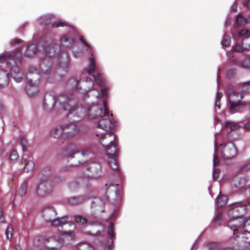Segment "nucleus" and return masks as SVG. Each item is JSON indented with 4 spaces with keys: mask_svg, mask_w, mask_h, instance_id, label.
I'll return each instance as SVG.
<instances>
[{
    "mask_svg": "<svg viewBox=\"0 0 250 250\" xmlns=\"http://www.w3.org/2000/svg\"><path fill=\"white\" fill-rule=\"evenodd\" d=\"M220 172L219 168H216L214 169L213 173V178L214 180L216 181L218 179Z\"/></svg>",
    "mask_w": 250,
    "mask_h": 250,
    "instance_id": "48",
    "label": "nucleus"
},
{
    "mask_svg": "<svg viewBox=\"0 0 250 250\" xmlns=\"http://www.w3.org/2000/svg\"><path fill=\"white\" fill-rule=\"evenodd\" d=\"M64 130V138L70 139L75 137L79 132L78 126L74 123H68L63 125Z\"/></svg>",
    "mask_w": 250,
    "mask_h": 250,
    "instance_id": "14",
    "label": "nucleus"
},
{
    "mask_svg": "<svg viewBox=\"0 0 250 250\" xmlns=\"http://www.w3.org/2000/svg\"><path fill=\"white\" fill-rule=\"evenodd\" d=\"M222 96H223V95H222V93L218 92L217 94L216 100H217L218 101H220Z\"/></svg>",
    "mask_w": 250,
    "mask_h": 250,
    "instance_id": "59",
    "label": "nucleus"
},
{
    "mask_svg": "<svg viewBox=\"0 0 250 250\" xmlns=\"http://www.w3.org/2000/svg\"><path fill=\"white\" fill-rule=\"evenodd\" d=\"M6 63L8 67L10 69V75L17 82H21L23 77V73L17 64L16 61L15 57L10 56L8 57H0V60Z\"/></svg>",
    "mask_w": 250,
    "mask_h": 250,
    "instance_id": "5",
    "label": "nucleus"
},
{
    "mask_svg": "<svg viewBox=\"0 0 250 250\" xmlns=\"http://www.w3.org/2000/svg\"><path fill=\"white\" fill-rule=\"evenodd\" d=\"M54 168L51 166H46L43 168L41 171V174L44 179L45 178H48L51 176L53 172Z\"/></svg>",
    "mask_w": 250,
    "mask_h": 250,
    "instance_id": "29",
    "label": "nucleus"
},
{
    "mask_svg": "<svg viewBox=\"0 0 250 250\" xmlns=\"http://www.w3.org/2000/svg\"><path fill=\"white\" fill-rule=\"evenodd\" d=\"M219 163V159L217 155H214L213 159V165L214 167L217 166Z\"/></svg>",
    "mask_w": 250,
    "mask_h": 250,
    "instance_id": "54",
    "label": "nucleus"
},
{
    "mask_svg": "<svg viewBox=\"0 0 250 250\" xmlns=\"http://www.w3.org/2000/svg\"><path fill=\"white\" fill-rule=\"evenodd\" d=\"M105 195L107 199L111 198L115 202H119L121 200L122 192L118 190L116 186L111 185L107 188Z\"/></svg>",
    "mask_w": 250,
    "mask_h": 250,
    "instance_id": "16",
    "label": "nucleus"
},
{
    "mask_svg": "<svg viewBox=\"0 0 250 250\" xmlns=\"http://www.w3.org/2000/svg\"><path fill=\"white\" fill-rule=\"evenodd\" d=\"M236 22L237 26L244 25L247 23V20L244 18L241 15H238L236 17Z\"/></svg>",
    "mask_w": 250,
    "mask_h": 250,
    "instance_id": "38",
    "label": "nucleus"
},
{
    "mask_svg": "<svg viewBox=\"0 0 250 250\" xmlns=\"http://www.w3.org/2000/svg\"><path fill=\"white\" fill-rule=\"evenodd\" d=\"M18 159L19 155L17 152L16 151H12L9 157L10 161L12 163H14L18 161Z\"/></svg>",
    "mask_w": 250,
    "mask_h": 250,
    "instance_id": "44",
    "label": "nucleus"
},
{
    "mask_svg": "<svg viewBox=\"0 0 250 250\" xmlns=\"http://www.w3.org/2000/svg\"><path fill=\"white\" fill-rule=\"evenodd\" d=\"M221 154L224 159H230L237 154V149L233 144L228 143L225 144H221Z\"/></svg>",
    "mask_w": 250,
    "mask_h": 250,
    "instance_id": "12",
    "label": "nucleus"
},
{
    "mask_svg": "<svg viewBox=\"0 0 250 250\" xmlns=\"http://www.w3.org/2000/svg\"><path fill=\"white\" fill-rule=\"evenodd\" d=\"M60 42L62 46L64 45L66 47L71 46L75 43L74 39L68 35H63Z\"/></svg>",
    "mask_w": 250,
    "mask_h": 250,
    "instance_id": "26",
    "label": "nucleus"
},
{
    "mask_svg": "<svg viewBox=\"0 0 250 250\" xmlns=\"http://www.w3.org/2000/svg\"><path fill=\"white\" fill-rule=\"evenodd\" d=\"M222 216V213L221 212H218L214 219V221H215L216 222V221H221Z\"/></svg>",
    "mask_w": 250,
    "mask_h": 250,
    "instance_id": "53",
    "label": "nucleus"
},
{
    "mask_svg": "<svg viewBox=\"0 0 250 250\" xmlns=\"http://www.w3.org/2000/svg\"><path fill=\"white\" fill-rule=\"evenodd\" d=\"M77 250H94V248L89 243L82 242L78 245Z\"/></svg>",
    "mask_w": 250,
    "mask_h": 250,
    "instance_id": "33",
    "label": "nucleus"
},
{
    "mask_svg": "<svg viewBox=\"0 0 250 250\" xmlns=\"http://www.w3.org/2000/svg\"><path fill=\"white\" fill-rule=\"evenodd\" d=\"M95 69L96 65L94 58L93 57H90L89 58V64L88 68L86 69V71L88 74H90L94 72Z\"/></svg>",
    "mask_w": 250,
    "mask_h": 250,
    "instance_id": "34",
    "label": "nucleus"
},
{
    "mask_svg": "<svg viewBox=\"0 0 250 250\" xmlns=\"http://www.w3.org/2000/svg\"><path fill=\"white\" fill-rule=\"evenodd\" d=\"M21 163L24 165V170L27 172L33 170L35 168L34 162L23 157L22 158Z\"/></svg>",
    "mask_w": 250,
    "mask_h": 250,
    "instance_id": "22",
    "label": "nucleus"
},
{
    "mask_svg": "<svg viewBox=\"0 0 250 250\" xmlns=\"http://www.w3.org/2000/svg\"><path fill=\"white\" fill-rule=\"evenodd\" d=\"M233 50L234 52H242L245 49L243 47V45H241L238 43H236L234 46L233 47Z\"/></svg>",
    "mask_w": 250,
    "mask_h": 250,
    "instance_id": "47",
    "label": "nucleus"
},
{
    "mask_svg": "<svg viewBox=\"0 0 250 250\" xmlns=\"http://www.w3.org/2000/svg\"><path fill=\"white\" fill-rule=\"evenodd\" d=\"M227 203V199L225 196L219 195L217 199L216 204L218 208H222Z\"/></svg>",
    "mask_w": 250,
    "mask_h": 250,
    "instance_id": "36",
    "label": "nucleus"
},
{
    "mask_svg": "<svg viewBox=\"0 0 250 250\" xmlns=\"http://www.w3.org/2000/svg\"><path fill=\"white\" fill-rule=\"evenodd\" d=\"M243 47L245 49H249L250 48V36L245 37L242 42Z\"/></svg>",
    "mask_w": 250,
    "mask_h": 250,
    "instance_id": "39",
    "label": "nucleus"
},
{
    "mask_svg": "<svg viewBox=\"0 0 250 250\" xmlns=\"http://www.w3.org/2000/svg\"><path fill=\"white\" fill-rule=\"evenodd\" d=\"M45 244L48 249L56 250L60 248L63 244H65L63 240L61 239L60 236L58 239L54 237L45 238L44 239Z\"/></svg>",
    "mask_w": 250,
    "mask_h": 250,
    "instance_id": "15",
    "label": "nucleus"
},
{
    "mask_svg": "<svg viewBox=\"0 0 250 250\" xmlns=\"http://www.w3.org/2000/svg\"><path fill=\"white\" fill-rule=\"evenodd\" d=\"M236 219L229 221L228 224V227L233 230V234L236 235L238 232V229L242 228L247 232L250 233V218Z\"/></svg>",
    "mask_w": 250,
    "mask_h": 250,
    "instance_id": "7",
    "label": "nucleus"
},
{
    "mask_svg": "<svg viewBox=\"0 0 250 250\" xmlns=\"http://www.w3.org/2000/svg\"><path fill=\"white\" fill-rule=\"evenodd\" d=\"M208 247L209 250H218L221 248L220 244L216 242L208 243Z\"/></svg>",
    "mask_w": 250,
    "mask_h": 250,
    "instance_id": "40",
    "label": "nucleus"
},
{
    "mask_svg": "<svg viewBox=\"0 0 250 250\" xmlns=\"http://www.w3.org/2000/svg\"><path fill=\"white\" fill-rule=\"evenodd\" d=\"M59 50V47L56 44H51L48 45L45 49V57H50L55 55Z\"/></svg>",
    "mask_w": 250,
    "mask_h": 250,
    "instance_id": "23",
    "label": "nucleus"
},
{
    "mask_svg": "<svg viewBox=\"0 0 250 250\" xmlns=\"http://www.w3.org/2000/svg\"><path fill=\"white\" fill-rule=\"evenodd\" d=\"M101 94L104 96L105 97L107 95V90L106 88H102L101 90Z\"/></svg>",
    "mask_w": 250,
    "mask_h": 250,
    "instance_id": "58",
    "label": "nucleus"
},
{
    "mask_svg": "<svg viewBox=\"0 0 250 250\" xmlns=\"http://www.w3.org/2000/svg\"><path fill=\"white\" fill-rule=\"evenodd\" d=\"M13 230V226L11 225H8L5 231V234L7 238L9 240H10L12 237Z\"/></svg>",
    "mask_w": 250,
    "mask_h": 250,
    "instance_id": "42",
    "label": "nucleus"
},
{
    "mask_svg": "<svg viewBox=\"0 0 250 250\" xmlns=\"http://www.w3.org/2000/svg\"><path fill=\"white\" fill-rule=\"evenodd\" d=\"M64 155L69 159H75L73 165L78 166L86 161L87 150L80 151L78 146L74 144H68L64 150Z\"/></svg>",
    "mask_w": 250,
    "mask_h": 250,
    "instance_id": "3",
    "label": "nucleus"
},
{
    "mask_svg": "<svg viewBox=\"0 0 250 250\" xmlns=\"http://www.w3.org/2000/svg\"><path fill=\"white\" fill-rule=\"evenodd\" d=\"M78 83H79V82L78 80H77L76 79H75L74 78H72V79H70L68 81L67 84L68 85L74 84V86H73L72 88L76 89L78 88Z\"/></svg>",
    "mask_w": 250,
    "mask_h": 250,
    "instance_id": "46",
    "label": "nucleus"
},
{
    "mask_svg": "<svg viewBox=\"0 0 250 250\" xmlns=\"http://www.w3.org/2000/svg\"><path fill=\"white\" fill-rule=\"evenodd\" d=\"M229 102L230 104L229 112L233 114L240 109L243 108L245 104L241 102L242 95L237 92L233 87H229L228 91Z\"/></svg>",
    "mask_w": 250,
    "mask_h": 250,
    "instance_id": "6",
    "label": "nucleus"
},
{
    "mask_svg": "<svg viewBox=\"0 0 250 250\" xmlns=\"http://www.w3.org/2000/svg\"><path fill=\"white\" fill-rule=\"evenodd\" d=\"M103 104L104 110V117H106V118H104L103 116H102L101 117L102 119L99 121L97 127L106 131H108L114 128V123L111 121V119L108 118L110 115V112L107 107V104L105 100L103 101Z\"/></svg>",
    "mask_w": 250,
    "mask_h": 250,
    "instance_id": "8",
    "label": "nucleus"
},
{
    "mask_svg": "<svg viewBox=\"0 0 250 250\" xmlns=\"http://www.w3.org/2000/svg\"><path fill=\"white\" fill-rule=\"evenodd\" d=\"M242 67L245 69H250V57L243 60L242 62Z\"/></svg>",
    "mask_w": 250,
    "mask_h": 250,
    "instance_id": "45",
    "label": "nucleus"
},
{
    "mask_svg": "<svg viewBox=\"0 0 250 250\" xmlns=\"http://www.w3.org/2000/svg\"><path fill=\"white\" fill-rule=\"evenodd\" d=\"M41 183L37 186L36 194L37 196L43 197L49 194L52 190V186L47 180L43 177L41 178Z\"/></svg>",
    "mask_w": 250,
    "mask_h": 250,
    "instance_id": "11",
    "label": "nucleus"
},
{
    "mask_svg": "<svg viewBox=\"0 0 250 250\" xmlns=\"http://www.w3.org/2000/svg\"><path fill=\"white\" fill-rule=\"evenodd\" d=\"M105 149L108 157L110 156H117L119 151L117 142L105 147Z\"/></svg>",
    "mask_w": 250,
    "mask_h": 250,
    "instance_id": "20",
    "label": "nucleus"
},
{
    "mask_svg": "<svg viewBox=\"0 0 250 250\" xmlns=\"http://www.w3.org/2000/svg\"><path fill=\"white\" fill-rule=\"evenodd\" d=\"M43 216L44 219L52 224V222L56 220L55 217L56 216L57 213L53 208L49 207L45 208L43 210Z\"/></svg>",
    "mask_w": 250,
    "mask_h": 250,
    "instance_id": "18",
    "label": "nucleus"
},
{
    "mask_svg": "<svg viewBox=\"0 0 250 250\" xmlns=\"http://www.w3.org/2000/svg\"><path fill=\"white\" fill-rule=\"evenodd\" d=\"M246 211V205L240 202L233 204L230 206L228 211V216L230 218L228 223L234 219L244 218L242 215ZM239 220H241V219Z\"/></svg>",
    "mask_w": 250,
    "mask_h": 250,
    "instance_id": "10",
    "label": "nucleus"
},
{
    "mask_svg": "<svg viewBox=\"0 0 250 250\" xmlns=\"http://www.w3.org/2000/svg\"><path fill=\"white\" fill-rule=\"evenodd\" d=\"M215 106H217L218 108H220V101H215Z\"/></svg>",
    "mask_w": 250,
    "mask_h": 250,
    "instance_id": "63",
    "label": "nucleus"
},
{
    "mask_svg": "<svg viewBox=\"0 0 250 250\" xmlns=\"http://www.w3.org/2000/svg\"><path fill=\"white\" fill-rule=\"evenodd\" d=\"M50 136L55 139H59L63 134L64 135V130L63 125H57L53 127L50 131Z\"/></svg>",
    "mask_w": 250,
    "mask_h": 250,
    "instance_id": "19",
    "label": "nucleus"
},
{
    "mask_svg": "<svg viewBox=\"0 0 250 250\" xmlns=\"http://www.w3.org/2000/svg\"><path fill=\"white\" fill-rule=\"evenodd\" d=\"M74 220L75 223L82 225L87 224L88 222L87 220L82 215H75Z\"/></svg>",
    "mask_w": 250,
    "mask_h": 250,
    "instance_id": "37",
    "label": "nucleus"
},
{
    "mask_svg": "<svg viewBox=\"0 0 250 250\" xmlns=\"http://www.w3.org/2000/svg\"><path fill=\"white\" fill-rule=\"evenodd\" d=\"M27 189V184L26 182H24L21 185L20 188L18 191V194L21 197L25 196L26 194Z\"/></svg>",
    "mask_w": 250,
    "mask_h": 250,
    "instance_id": "35",
    "label": "nucleus"
},
{
    "mask_svg": "<svg viewBox=\"0 0 250 250\" xmlns=\"http://www.w3.org/2000/svg\"><path fill=\"white\" fill-rule=\"evenodd\" d=\"M244 84L248 86L247 90L250 92V81L244 83Z\"/></svg>",
    "mask_w": 250,
    "mask_h": 250,
    "instance_id": "61",
    "label": "nucleus"
},
{
    "mask_svg": "<svg viewBox=\"0 0 250 250\" xmlns=\"http://www.w3.org/2000/svg\"><path fill=\"white\" fill-rule=\"evenodd\" d=\"M94 80L96 83L100 86H103L105 83V79L103 74L101 73H97L93 75Z\"/></svg>",
    "mask_w": 250,
    "mask_h": 250,
    "instance_id": "30",
    "label": "nucleus"
},
{
    "mask_svg": "<svg viewBox=\"0 0 250 250\" xmlns=\"http://www.w3.org/2000/svg\"><path fill=\"white\" fill-rule=\"evenodd\" d=\"M235 71L236 70L234 69H230L228 70L227 73V77L229 78L232 77L235 73Z\"/></svg>",
    "mask_w": 250,
    "mask_h": 250,
    "instance_id": "52",
    "label": "nucleus"
},
{
    "mask_svg": "<svg viewBox=\"0 0 250 250\" xmlns=\"http://www.w3.org/2000/svg\"><path fill=\"white\" fill-rule=\"evenodd\" d=\"M84 201V198L83 196L73 197L68 200L69 203L72 205H76L82 203Z\"/></svg>",
    "mask_w": 250,
    "mask_h": 250,
    "instance_id": "32",
    "label": "nucleus"
},
{
    "mask_svg": "<svg viewBox=\"0 0 250 250\" xmlns=\"http://www.w3.org/2000/svg\"><path fill=\"white\" fill-rule=\"evenodd\" d=\"M52 226L57 227L62 232L60 235L61 239L63 240L65 244H69L74 239L73 231L76 227L74 223L68 222L67 216L57 218L52 222Z\"/></svg>",
    "mask_w": 250,
    "mask_h": 250,
    "instance_id": "2",
    "label": "nucleus"
},
{
    "mask_svg": "<svg viewBox=\"0 0 250 250\" xmlns=\"http://www.w3.org/2000/svg\"><path fill=\"white\" fill-rule=\"evenodd\" d=\"M52 59L50 57H45L41 60L40 67L44 75L45 76L47 81L49 83L53 81L55 76V72L51 69Z\"/></svg>",
    "mask_w": 250,
    "mask_h": 250,
    "instance_id": "9",
    "label": "nucleus"
},
{
    "mask_svg": "<svg viewBox=\"0 0 250 250\" xmlns=\"http://www.w3.org/2000/svg\"><path fill=\"white\" fill-rule=\"evenodd\" d=\"M96 136L99 137L100 142L104 148L116 142V137L112 133L103 134L96 132Z\"/></svg>",
    "mask_w": 250,
    "mask_h": 250,
    "instance_id": "13",
    "label": "nucleus"
},
{
    "mask_svg": "<svg viewBox=\"0 0 250 250\" xmlns=\"http://www.w3.org/2000/svg\"><path fill=\"white\" fill-rule=\"evenodd\" d=\"M117 157V156L108 157L107 162L109 167L114 170V173L116 175L117 178L122 179V174L118 166Z\"/></svg>",
    "mask_w": 250,
    "mask_h": 250,
    "instance_id": "17",
    "label": "nucleus"
},
{
    "mask_svg": "<svg viewBox=\"0 0 250 250\" xmlns=\"http://www.w3.org/2000/svg\"><path fill=\"white\" fill-rule=\"evenodd\" d=\"M103 228V227L101 224H93L90 226L89 229L87 233L93 235H99Z\"/></svg>",
    "mask_w": 250,
    "mask_h": 250,
    "instance_id": "25",
    "label": "nucleus"
},
{
    "mask_svg": "<svg viewBox=\"0 0 250 250\" xmlns=\"http://www.w3.org/2000/svg\"><path fill=\"white\" fill-rule=\"evenodd\" d=\"M37 51V47L35 44L29 45L26 49L25 55L28 57L34 56Z\"/></svg>",
    "mask_w": 250,
    "mask_h": 250,
    "instance_id": "28",
    "label": "nucleus"
},
{
    "mask_svg": "<svg viewBox=\"0 0 250 250\" xmlns=\"http://www.w3.org/2000/svg\"><path fill=\"white\" fill-rule=\"evenodd\" d=\"M88 169L95 174L96 176H97L99 175L101 172V166L98 163H92L88 166Z\"/></svg>",
    "mask_w": 250,
    "mask_h": 250,
    "instance_id": "27",
    "label": "nucleus"
},
{
    "mask_svg": "<svg viewBox=\"0 0 250 250\" xmlns=\"http://www.w3.org/2000/svg\"><path fill=\"white\" fill-rule=\"evenodd\" d=\"M4 219L3 216V213L1 208H0V223H4Z\"/></svg>",
    "mask_w": 250,
    "mask_h": 250,
    "instance_id": "56",
    "label": "nucleus"
},
{
    "mask_svg": "<svg viewBox=\"0 0 250 250\" xmlns=\"http://www.w3.org/2000/svg\"><path fill=\"white\" fill-rule=\"evenodd\" d=\"M80 40L85 46L87 47V50H89L91 52V47L90 44L85 41L83 36L80 37Z\"/></svg>",
    "mask_w": 250,
    "mask_h": 250,
    "instance_id": "50",
    "label": "nucleus"
},
{
    "mask_svg": "<svg viewBox=\"0 0 250 250\" xmlns=\"http://www.w3.org/2000/svg\"><path fill=\"white\" fill-rule=\"evenodd\" d=\"M4 112V106L3 104L0 103V114H2Z\"/></svg>",
    "mask_w": 250,
    "mask_h": 250,
    "instance_id": "60",
    "label": "nucleus"
},
{
    "mask_svg": "<svg viewBox=\"0 0 250 250\" xmlns=\"http://www.w3.org/2000/svg\"><path fill=\"white\" fill-rule=\"evenodd\" d=\"M230 41V38L226 36H225L222 41V44L223 46H228L229 45Z\"/></svg>",
    "mask_w": 250,
    "mask_h": 250,
    "instance_id": "51",
    "label": "nucleus"
},
{
    "mask_svg": "<svg viewBox=\"0 0 250 250\" xmlns=\"http://www.w3.org/2000/svg\"><path fill=\"white\" fill-rule=\"evenodd\" d=\"M245 35L246 37L250 36V31L247 29H242L238 32V36L240 37L244 36Z\"/></svg>",
    "mask_w": 250,
    "mask_h": 250,
    "instance_id": "49",
    "label": "nucleus"
},
{
    "mask_svg": "<svg viewBox=\"0 0 250 250\" xmlns=\"http://www.w3.org/2000/svg\"><path fill=\"white\" fill-rule=\"evenodd\" d=\"M225 128H229L231 131H235L239 128V125L235 122L227 121L225 125Z\"/></svg>",
    "mask_w": 250,
    "mask_h": 250,
    "instance_id": "31",
    "label": "nucleus"
},
{
    "mask_svg": "<svg viewBox=\"0 0 250 250\" xmlns=\"http://www.w3.org/2000/svg\"><path fill=\"white\" fill-rule=\"evenodd\" d=\"M9 73L4 69H0V87L7 85L9 83Z\"/></svg>",
    "mask_w": 250,
    "mask_h": 250,
    "instance_id": "21",
    "label": "nucleus"
},
{
    "mask_svg": "<svg viewBox=\"0 0 250 250\" xmlns=\"http://www.w3.org/2000/svg\"><path fill=\"white\" fill-rule=\"evenodd\" d=\"M65 26H67V23L65 21H59L56 22H53L52 24L51 27L52 28H58L59 27H63Z\"/></svg>",
    "mask_w": 250,
    "mask_h": 250,
    "instance_id": "41",
    "label": "nucleus"
},
{
    "mask_svg": "<svg viewBox=\"0 0 250 250\" xmlns=\"http://www.w3.org/2000/svg\"><path fill=\"white\" fill-rule=\"evenodd\" d=\"M114 224L112 222H110L109 224L108 229H107V234L108 235V236L109 238L111 240V244L106 246V248H107L106 250H111L112 249V244H113V241L115 237V233L114 232Z\"/></svg>",
    "mask_w": 250,
    "mask_h": 250,
    "instance_id": "24",
    "label": "nucleus"
},
{
    "mask_svg": "<svg viewBox=\"0 0 250 250\" xmlns=\"http://www.w3.org/2000/svg\"><path fill=\"white\" fill-rule=\"evenodd\" d=\"M21 42V40L19 39H15L11 41V44H17Z\"/></svg>",
    "mask_w": 250,
    "mask_h": 250,
    "instance_id": "55",
    "label": "nucleus"
},
{
    "mask_svg": "<svg viewBox=\"0 0 250 250\" xmlns=\"http://www.w3.org/2000/svg\"><path fill=\"white\" fill-rule=\"evenodd\" d=\"M20 144L22 148L23 152H25L27 151V141L26 138L22 137L20 139Z\"/></svg>",
    "mask_w": 250,
    "mask_h": 250,
    "instance_id": "43",
    "label": "nucleus"
},
{
    "mask_svg": "<svg viewBox=\"0 0 250 250\" xmlns=\"http://www.w3.org/2000/svg\"><path fill=\"white\" fill-rule=\"evenodd\" d=\"M59 104L62 108L68 112V116H77L79 118L85 117L87 115L90 119H95L100 116L103 112L104 105H98L92 104L88 107L87 111L82 106L77 105L74 100L66 97L64 95L59 96L46 94L43 99V106L47 108L49 105L52 106H56Z\"/></svg>",
    "mask_w": 250,
    "mask_h": 250,
    "instance_id": "1",
    "label": "nucleus"
},
{
    "mask_svg": "<svg viewBox=\"0 0 250 250\" xmlns=\"http://www.w3.org/2000/svg\"><path fill=\"white\" fill-rule=\"evenodd\" d=\"M15 250H21V248L20 245H17L15 246Z\"/></svg>",
    "mask_w": 250,
    "mask_h": 250,
    "instance_id": "64",
    "label": "nucleus"
},
{
    "mask_svg": "<svg viewBox=\"0 0 250 250\" xmlns=\"http://www.w3.org/2000/svg\"><path fill=\"white\" fill-rule=\"evenodd\" d=\"M245 6H246L247 8H248L250 9V0H248L246 2V3H245Z\"/></svg>",
    "mask_w": 250,
    "mask_h": 250,
    "instance_id": "62",
    "label": "nucleus"
},
{
    "mask_svg": "<svg viewBox=\"0 0 250 250\" xmlns=\"http://www.w3.org/2000/svg\"><path fill=\"white\" fill-rule=\"evenodd\" d=\"M40 77V73L36 68L33 67L29 68L27 74V83L25 89L30 96H34L38 92V85Z\"/></svg>",
    "mask_w": 250,
    "mask_h": 250,
    "instance_id": "4",
    "label": "nucleus"
},
{
    "mask_svg": "<svg viewBox=\"0 0 250 250\" xmlns=\"http://www.w3.org/2000/svg\"><path fill=\"white\" fill-rule=\"evenodd\" d=\"M244 128L245 130H250V121L248 122L244 125Z\"/></svg>",
    "mask_w": 250,
    "mask_h": 250,
    "instance_id": "57",
    "label": "nucleus"
}]
</instances>
